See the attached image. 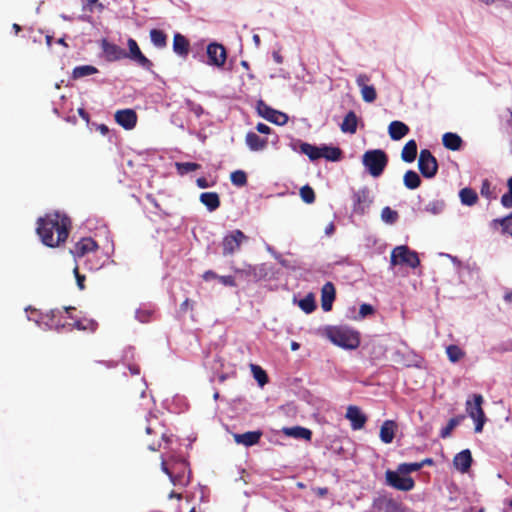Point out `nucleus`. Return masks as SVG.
<instances>
[{"instance_id": "nucleus-47", "label": "nucleus", "mask_w": 512, "mask_h": 512, "mask_svg": "<svg viewBox=\"0 0 512 512\" xmlns=\"http://www.w3.org/2000/svg\"><path fill=\"white\" fill-rule=\"evenodd\" d=\"M62 314H63V311H61L59 309H54V310L50 311L49 315H50V320H51V324H50L51 328H55L58 330L59 328L65 327V323H61L60 319H58V318L62 317Z\"/></svg>"}, {"instance_id": "nucleus-58", "label": "nucleus", "mask_w": 512, "mask_h": 512, "mask_svg": "<svg viewBox=\"0 0 512 512\" xmlns=\"http://www.w3.org/2000/svg\"><path fill=\"white\" fill-rule=\"evenodd\" d=\"M501 204L505 207V208H511L512 207V194L511 192H507L505 193L502 197H501Z\"/></svg>"}, {"instance_id": "nucleus-40", "label": "nucleus", "mask_w": 512, "mask_h": 512, "mask_svg": "<svg viewBox=\"0 0 512 512\" xmlns=\"http://www.w3.org/2000/svg\"><path fill=\"white\" fill-rule=\"evenodd\" d=\"M299 307L307 314L316 309V303L313 294H308L299 301Z\"/></svg>"}, {"instance_id": "nucleus-16", "label": "nucleus", "mask_w": 512, "mask_h": 512, "mask_svg": "<svg viewBox=\"0 0 512 512\" xmlns=\"http://www.w3.org/2000/svg\"><path fill=\"white\" fill-rule=\"evenodd\" d=\"M346 418L351 422L353 430H360L364 427L367 417L359 407L350 405L346 411Z\"/></svg>"}, {"instance_id": "nucleus-59", "label": "nucleus", "mask_w": 512, "mask_h": 512, "mask_svg": "<svg viewBox=\"0 0 512 512\" xmlns=\"http://www.w3.org/2000/svg\"><path fill=\"white\" fill-rule=\"evenodd\" d=\"M256 130L261 134H269L271 132V128L264 123H258L256 125Z\"/></svg>"}, {"instance_id": "nucleus-10", "label": "nucleus", "mask_w": 512, "mask_h": 512, "mask_svg": "<svg viewBox=\"0 0 512 512\" xmlns=\"http://www.w3.org/2000/svg\"><path fill=\"white\" fill-rule=\"evenodd\" d=\"M248 237L239 229L233 230L230 234L226 235L222 240L223 255H232L238 251L241 244L246 241Z\"/></svg>"}, {"instance_id": "nucleus-20", "label": "nucleus", "mask_w": 512, "mask_h": 512, "mask_svg": "<svg viewBox=\"0 0 512 512\" xmlns=\"http://www.w3.org/2000/svg\"><path fill=\"white\" fill-rule=\"evenodd\" d=\"M103 52L110 61H117L126 58V51L120 46L109 43L106 40L102 44Z\"/></svg>"}, {"instance_id": "nucleus-19", "label": "nucleus", "mask_w": 512, "mask_h": 512, "mask_svg": "<svg viewBox=\"0 0 512 512\" xmlns=\"http://www.w3.org/2000/svg\"><path fill=\"white\" fill-rule=\"evenodd\" d=\"M335 287L332 282H327L321 289V306L325 312L332 309L333 301L335 300Z\"/></svg>"}, {"instance_id": "nucleus-56", "label": "nucleus", "mask_w": 512, "mask_h": 512, "mask_svg": "<svg viewBox=\"0 0 512 512\" xmlns=\"http://www.w3.org/2000/svg\"><path fill=\"white\" fill-rule=\"evenodd\" d=\"M73 273H74L76 281H77V286L79 287L80 290H83L85 288V285H84V282H85V279H86L85 275H82V274L79 273L78 266L74 267Z\"/></svg>"}, {"instance_id": "nucleus-25", "label": "nucleus", "mask_w": 512, "mask_h": 512, "mask_svg": "<svg viewBox=\"0 0 512 512\" xmlns=\"http://www.w3.org/2000/svg\"><path fill=\"white\" fill-rule=\"evenodd\" d=\"M247 146L252 151H260L266 148L268 141L266 138H262L255 132H248L245 138Z\"/></svg>"}, {"instance_id": "nucleus-33", "label": "nucleus", "mask_w": 512, "mask_h": 512, "mask_svg": "<svg viewBox=\"0 0 512 512\" xmlns=\"http://www.w3.org/2000/svg\"><path fill=\"white\" fill-rule=\"evenodd\" d=\"M460 201L465 206H473L478 201V195L472 188L465 187L459 192Z\"/></svg>"}, {"instance_id": "nucleus-7", "label": "nucleus", "mask_w": 512, "mask_h": 512, "mask_svg": "<svg viewBox=\"0 0 512 512\" xmlns=\"http://www.w3.org/2000/svg\"><path fill=\"white\" fill-rule=\"evenodd\" d=\"M418 169L423 177L433 178L438 172V162L428 149H422L418 158Z\"/></svg>"}, {"instance_id": "nucleus-39", "label": "nucleus", "mask_w": 512, "mask_h": 512, "mask_svg": "<svg viewBox=\"0 0 512 512\" xmlns=\"http://www.w3.org/2000/svg\"><path fill=\"white\" fill-rule=\"evenodd\" d=\"M464 419V415L456 416L451 418L447 425L441 429L440 436L442 438H447L451 435L452 431L455 429L456 426L460 424V422Z\"/></svg>"}, {"instance_id": "nucleus-52", "label": "nucleus", "mask_w": 512, "mask_h": 512, "mask_svg": "<svg viewBox=\"0 0 512 512\" xmlns=\"http://www.w3.org/2000/svg\"><path fill=\"white\" fill-rule=\"evenodd\" d=\"M185 104L188 110L192 112L196 117H200L204 113L203 107L192 100H186Z\"/></svg>"}, {"instance_id": "nucleus-50", "label": "nucleus", "mask_w": 512, "mask_h": 512, "mask_svg": "<svg viewBox=\"0 0 512 512\" xmlns=\"http://www.w3.org/2000/svg\"><path fill=\"white\" fill-rule=\"evenodd\" d=\"M252 371H253V375H254V378L257 380V382L263 386L264 384H266L268 382V376L266 374V372L259 366L257 365H252Z\"/></svg>"}, {"instance_id": "nucleus-41", "label": "nucleus", "mask_w": 512, "mask_h": 512, "mask_svg": "<svg viewBox=\"0 0 512 512\" xmlns=\"http://www.w3.org/2000/svg\"><path fill=\"white\" fill-rule=\"evenodd\" d=\"M446 353H447L448 359L453 363L458 362L465 355V353L462 351V349L460 347H458L457 345H449L446 348Z\"/></svg>"}, {"instance_id": "nucleus-36", "label": "nucleus", "mask_w": 512, "mask_h": 512, "mask_svg": "<svg viewBox=\"0 0 512 512\" xmlns=\"http://www.w3.org/2000/svg\"><path fill=\"white\" fill-rule=\"evenodd\" d=\"M150 39L154 46L164 48L167 45V34L160 29L150 30Z\"/></svg>"}, {"instance_id": "nucleus-6", "label": "nucleus", "mask_w": 512, "mask_h": 512, "mask_svg": "<svg viewBox=\"0 0 512 512\" xmlns=\"http://www.w3.org/2000/svg\"><path fill=\"white\" fill-rule=\"evenodd\" d=\"M352 211L357 215H364L371 204L373 203V196L368 187H362L353 192L352 195Z\"/></svg>"}, {"instance_id": "nucleus-51", "label": "nucleus", "mask_w": 512, "mask_h": 512, "mask_svg": "<svg viewBox=\"0 0 512 512\" xmlns=\"http://www.w3.org/2000/svg\"><path fill=\"white\" fill-rule=\"evenodd\" d=\"M135 316L141 323H147L153 316V310L148 308H139L136 310Z\"/></svg>"}, {"instance_id": "nucleus-55", "label": "nucleus", "mask_w": 512, "mask_h": 512, "mask_svg": "<svg viewBox=\"0 0 512 512\" xmlns=\"http://www.w3.org/2000/svg\"><path fill=\"white\" fill-rule=\"evenodd\" d=\"M443 206H444L443 202L435 201V202L429 203L426 206V211H430L433 214H438L443 209Z\"/></svg>"}, {"instance_id": "nucleus-21", "label": "nucleus", "mask_w": 512, "mask_h": 512, "mask_svg": "<svg viewBox=\"0 0 512 512\" xmlns=\"http://www.w3.org/2000/svg\"><path fill=\"white\" fill-rule=\"evenodd\" d=\"M235 272L246 277L252 278L255 281H260L265 278L267 275L265 265H247L246 268L243 269H235Z\"/></svg>"}, {"instance_id": "nucleus-14", "label": "nucleus", "mask_w": 512, "mask_h": 512, "mask_svg": "<svg viewBox=\"0 0 512 512\" xmlns=\"http://www.w3.org/2000/svg\"><path fill=\"white\" fill-rule=\"evenodd\" d=\"M207 56L210 65L223 66L226 62L227 54L223 45L219 43H210L207 46Z\"/></svg>"}, {"instance_id": "nucleus-45", "label": "nucleus", "mask_w": 512, "mask_h": 512, "mask_svg": "<svg viewBox=\"0 0 512 512\" xmlns=\"http://www.w3.org/2000/svg\"><path fill=\"white\" fill-rule=\"evenodd\" d=\"M177 172L180 175L187 174L192 171H196L201 168V165L194 162H181L176 163Z\"/></svg>"}, {"instance_id": "nucleus-43", "label": "nucleus", "mask_w": 512, "mask_h": 512, "mask_svg": "<svg viewBox=\"0 0 512 512\" xmlns=\"http://www.w3.org/2000/svg\"><path fill=\"white\" fill-rule=\"evenodd\" d=\"M399 218L398 212L386 206L381 211V219L388 224H394Z\"/></svg>"}, {"instance_id": "nucleus-17", "label": "nucleus", "mask_w": 512, "mask_h": 512, "mask_svg": "<svg viewBox=\"0 0 512 512\" xmlns=\"http://www.w3.org/2000/svg\"><path fill=\"white\" fill-rule=\"evenodd\" d=\"M472 462L473 458L471 451L469 449H465L457 453L453 459L454 467L461 473L468 472L472 465Z\"/></svg>"}, {"instance_id": "nucleus-28", "label": "nucleus", "mask_w": 512, "mask_h": 512, "mask_svg": "<svg viewBox=\"0 0 512 512\" xmlns=\"http://www.w3.org/2000/svg\"><path fill=\"white\" fill-rule=\"evenodd\" d=\"M442 143L445 148L457 151L462 147L463 140L458 134L447 132L442 137Z\"/></svg>"}, {"instance_id": "nucleus-27", "label": "nucleus", "mask_w": 512, "mask_h": 512, "mask_svg": "<svg viewBox=\"0 0 512 512\" xmlns=\"http://www.w3.org/2000/svg\"><path fill=\"white\" fill-rule=\"evenodd\" d=\"M200 202L212 212L220 207V198L216 192H204L200 195Z\"/></svg>"}, {"instance_id": "nucleus-24", "label": "nucleus", "mask_w": 512, "mask_h": 512, "mask_svg": "<svg viewBox=\"0 0 512 512\" xmlns=\"http://www.w3.org/2000/svg\"><path fill=\"white\" fill-rule=\"evenodd\" d=\"M397 430V424L393 420H386L383 422L380 428V439L383 443L389 444L395 437Z\"/></svg>"}, {"instance_id": "nucleus-26", "label": "nucleus", "mask_w": 512, "mask_h": 512, "mask_svg": "<svg viewBox=\"0 0 512 512\" xmlns=\"http://www.w3.org/2000/svg\"><path fill=\"white\" fill-rule=\"evenodd\" d=\"M375 505L379 508H383L385 512H400L402 504L392 497H379L375 501Z\"/></svg>"}, {"instance_id": "nucleus-49", "label": "nucleus", "mask_w": 512, "mask_h": 512, "mask_svg": "<svg viewBox=\"0 0 512 512\" xmlns=\"http://www.w3.org/2000/svg\"><path fill=\"white\" fill-rule=\"evenodd\" d=\"M421 469V464L418 462L415 463H401L398 465V472L401 474H409L412 472L419 471Z\"/></svg>"}, {"instance_id": "nucleus-9", "label": "nucleus", "mask_w": 512, "mask_h": 512, "mask_svg": "<svg viewBox=\"0 0 512 512\" xmlns=\"http://www.w3.org/2000/svg\"><path fill=\"white\" fill-rule=\"evenodd\" d=\"M397 471L387 470L385 472L386 484L400 491H410L415 487V481L410 476H401Z\"/></svg>"}, {"instance_id": "nucleus-32", "label": "nucleus", "mask_w": 512, "mask_h": 512, "mask_svg": "<svg viewBox=\"0 0 512 512\" xmlns=\"http://www.w3.org/2000/svg\"><path fill=\"white\" fill-rule=\"evenodd\" d=\"M283 433L290 437L300 438L308 441L312 438V431L300 426L284 428Z\"/></svg>"}, {"instance_id": "nucleus-64", "label": "nucleus", "mask_w": 512, "mask_h": 512, "mask_svg": "<svg viewBox=\"0 0 512 512\" xmlns=\"http://www.w3.org/2000/svg\"><path fill=\"white\" fill-rule=\"evenodd\" d=\"M272 57H273V60L277 63V64H282L283 63V57L282 55L280 54V52L278 51H274L273 54H272Z\"/></svg>"}, {"instance_id": "nucleus-62", "label": "nucleus", "mask_w": 512, "mask_h": 512, "mask_svg": "<svg viewBox=\"0 0 512 512\" xmlns=\"http://www.w3.org/2000/svg\"><path fill=\"white\" fill-rule=\"evenodd\" d=\"M196 184L199 188H202V189H205V188H208L210 187V183L207 181L206 178L204 177H200L196 180Z\"/></svg>"}, {"instance_id": "nucleus-35", "label": "nucleus", "mask_w": 512, "mask_h": 512, "mask_svg": "<svg viewBox=\"0 0 512 512\" xmlns=\"http://www.w3.org/2000/svg\"><path fill=\"white\" fill-rule=\"evenodd\" d=\"M403 182L406 188L414 190L421 185V178L415 171L408 170L403 176Z\"/></svg>"}, {"instance_id": "nucleus-22", "label": "nucleus", "mask_w": 512, "mask_h": 512, "mask_svg": "<svg viewBox=\"0 0 512 512\" xmlns=\"http://www.w3.org/2000/svg\"><path fill=\"white\" fill-rule=\"evenodd\" d=\"M173 51L178 56L186 58L190 52L189 40L180 33H175L173 37Z\"/></svg>"}, {"instance_id": "nucleus-63", "label": "nucleus", "mask_w": 512, "mask_h": 512, "mask_svg": "<svg viewBox=\"0 0 512 512\" xmlns=\"http://www.w3.org/2000/svg\"><path fill=\"white\" fill-rule=\"evenodd\" d=\"M77 111H78L79 116H80L83 120H85L86 122H89V120H90V116H89L88 112H87L84 108H78V110H77Z\"/></svg>"}, {"instance_id": "nucleus-5", "label": "nucleus", "mask_w": 512, "mask_h": 512, "mask_svg": "<svg viewBox=\"0 0 512 512\" xmlns=\"http://www.w3.org/2000/svg\"><path fill=\"white\" fill-rule=\"evenodd\" d=\"M483 402V397L480 394L473 395V402L470 400L466 401V411L468 415L475 421L476 433L482 432L483 426L486 422V416L482 408Z\"/></svg>"}, {"instance_id": "nucleus-48", "label": "nucleus", "mask_w": 512, "mask_h": 512, "mask_svg": "<svg viewBox=\"0 0 512 512\" xmlns=\"http://www.w3.org/2000/svg\"><path fill=\"white\" fill-rule=\"evenodd\" d=\"M480 193L483 197L487 198L488 200L496 198L494 188L491 186V183L488 179H484L482 181Z\"/></svg>"}, {"instance_id": "nucleus-37", "label": "nucleus", "mask_w": 512, "mask_h": 512, "mask_svg": "<svg viewBox=\"0 0 512 512\" xmlns=\"http://www.w3.org/2000/svg\"><path fill=\"white\" fill-rule=\"evenodd\" d=\"M300 151H301V153L308 156V158L311 161H316V160L320 159V147H317L310 143L304 142V143H301V145H300Z\"/></svg>"}, {"instance_id": "nucleus-42", "label": "nucleus", "mask_w": 512, "mask_h": 512, "mask_svg": "<svg viewBox=\"0 0 512 512\" xmlns=\"http://www.w3.org/2000/svg\"><path fill=\"white\" fill-rule=\"evenodd\" d=\"M130 60L134 61L137 65H139L147 71L152 70V61L149 60L141 51L136 53V55H134V57H132Z\"/></svg>"}, {"instance_id": "nucleus-54", "label": "nucleus", "mask_w": 512, "mask_h": 512, "mask_svg": "<svg viewBox=\"0 0 512 512\" xmlns=\"http://www.w3.org/2000/svg\"><path fill=\"white\" fill-rule=\"evenodd\" d=\"M374 311H375V310H374V308H373V306H372V305L364 303V304H362V305L360 306V309H359V317H360L361 319H364V318H366L367 316L372 315V314L374 313Z\"/></svg>"}, {"instance_id": "nucleus-34", "label": "nucleus", "mask_w": 512, "mask_h": 512, "mask_svg": "<svg viewBox=\"0 0 512 512\" xmlns=\"http://www.w3.org/2000/svg\"><path fill=\"white\" fill-rule=\"evenodd\" d=\"M342 156V150L338 147L322 146L320 147V158L328 161H339Z\"/></svg>"}, {"instance_id": "nucleus-1", "label": "nucleus", "mask_w": 512, "mask_h": 512, "mask_svg": "<svg viewBox=\"0 0 512 512\" xmlns=\"http://www.w3.org/2000/svg\"><path fill=\"white\" fill-rule=\"evenodd\" d=\"M70 228V219L55 212L37 220L36 232L45 246L55 248L66 242Z\"/></svg>"}, {"instance_id": "nucleus-44", "label": "nucleus", "mask_w": 512, "mask_h": 512, "mask_svg": "<svg viewBox=\"0 0 512 512\" xmlns=\"http://www.w3.org/2000/svg\"><path fill=\"white\" fill-rule=\"evenodd\" d=\"M230 180L233 185L243 187L247 184V175L243 170H236L231 173Z\"/></svg>"}, {"instance_id": "nucleus-31", "label": "nucleus", "mask_w": 512, "mask_h": 512, "mask_svg": "<svg viewBox=\"0 0 512 512\" xmlns=\"http://www.w3.org/2000/svg\"><path fill=\"white\" fill-rule=\"evenodd\" d=\"M491 227L493 229H498L501 227V232L503 234L512 236V213L503 218L493 219L491 222Z\"/></svg>"}, {"instance_id": "nucleus-38", "label": "nucleus", "mask_w": 512, "mask_h": 512, "mask_svg": "<svg viewBox=\"0 0 512 512\" xmlns=\"http://www.w3.org/2000/svg\"><path fill=\"white\" fill-rule=\"evenodd\" d=\"M98 72V69L92 65L77 66L73 69L72 76L74 79H79L85 76L93 75Z\"/></svg>"}, {"instance_id": "nucleus-12", "label": "nucleus", "mask_w": 512, "mask_h": 512, "mask_svg": "<svg viewBox=\"0 0 512 512\" xmlns=\"http://www.w3.org/2000/svg\"><path fill=\"white\" fill-rule=\"evenodd\" d=\"M370 77L367 74L361 73L356 77V84L360 88V93L363 101L372 103L377 98V92L373 85H369Z\"/></svg>"}, {"instance_id": "nucleus-53", "label": "nucleus", "mask_w": 512, "mask_h": 512, "mask_svg": "<svg viewBox=\"0 0 512 512\" xmlns=\"http://www.w3.org/2000/svg\"><path fill=\"white\" fill-rule=\"evenodd\" d=\"M127 45L129 52H126V58L131 59L132 57H134V55H136V53L141 51L136 40H134L133 38H129L127 40Z\"/></svg>"}, {"instance_id": "nucleus-2", "label": "nucleus", "mask_w": 512, "mask_h": 512, "mask_svg": "<svg viewBox=\"0 0 512 512\" xmlns=\"http://www.w3.org/2000/svg\"><path fill=\"white\" fill-rule=\"evenodd\" d=\"M326 335L333 344L345 349H356L360 345L359 333L346 326L329 327Z\"/></svg>"}, {"instance_id": "nucleus-30", "label": "nucleus", "mask_w": 512, "mask_h": 512, "mask_svg": "<svg viewBox=\"0 0 512 512\" xmlns=\"http://www.w3.org/2000/svg\"><path fill=\"white\" fill-rule=\"evenodd\" d=\"M417 156V143L414 139L409 140L403 147L401 159L406 163H412Z\"/></svg>"}, {"instance_id": "nucleus-3", "label": "nucleus", "mask_w": 512, "mask_h": 512, "mask_svg": "<svg viewBox=\"0 0 512 512\" xmlns=\"http://www.w3.org/2000/svg\"><path fill=\"white\" fill-rule=\"evenodd\" d=\"M388 161V155L381 149L368 150L362 156L363 166L374 178L380 177L383 174Z\"/></svg>"}, {"instance_id": "nucleus-29", "label": "nucleus", "mask_w": 512, "mask_h": 512, "mask_svg": "<svg viewBox=\"0 0 512 512\" xmlns=\"http://www.w3.org/2000/svg\"><path fill=\"white\" fill-rule=\"evenodd\" d=\"M358 118L354 111H349L340 125L341 131L344 133L354 134L357 131Z\"/></svg>"}, {"instance_id": "nucleus-60", "label": "nucleus", "mask_w": 512, "mask_h": 512, "mask_svg": "<svg viewBox=\"0 0 512 512\" xmlns=\"http://www.w3.org/2000/svg\"><path fill=\"white\" fill-rule=\"evenodd\" d=\"M83 1H84L85 5L89 8L90 11H92V7L94 5H98L100 10H102L104 8L103 4L99 3V0H83Z\"/></svg>"}, {"instance_id": "nucleus-23", "label": "nucleus", "mask_w": 512, "mask_h": 512, "mask_svg": "<svg viewBox=\"0 0 512 512\" xmlns=\"http://www.w3.org/2000/svg\"><path fill=\"white\" fill-rule=\"evenodd\" d=\"M409 127L401 121H392L388 126V134L394 141H398L409 133Z\"/></svg>"}, {"instance_id": "nucleus-8", "label": "nucleus", "mask_w": 512, "mask_h": 512, "mask_svg": "<svg viewBox=\"0 0 512 512\" xmlns=\"http://www.w3.org/2000/svg\"><path fill=\"white\" fill-rule=\"evenodd\" d=\"M256 109L261 117L276 125H285L289 120L287 114L273 109L272 107L267 105L263 100L257 101Z\"/></svg>"}, {"instance_id": "nucleus-4", "label": "nucleus", "mask_w": 512, "mask_h": 512, "mask_svg": "<svg viewBox=\"0 0 512 512\" xmlns=\"http://www.w3.org/2000/svg\"><path fill=\"white\" fill-rule=\"evenodd\" d=\"M390 264L391 266L406 265L414 269L420 265V259L417 252L409 249L406 245H401L392 250Z\"/></svg>"}, {"instance_id": "nucleus-57", "label": "nucleus", "mask_w": 512, "mask_h": 512, "mask_svg": "<svg viewBox=\"0 0 512 512\" xmlns=\"http://www.w3.org/2000/svg\"><path fill=\"white\" fill-rule=\"evenodd\" d=\"M218 280L225 286L235 287L236 281L233 276L226 275V276H218Z\"/></svg>"}, {"instance_id": "nucleus-15", "label": "nucleus", "mask_w": 512, "mask_h": 512, "mask_svg": "<svg viewBox=\"0 0 512 512\" xmlns=\"http://www.w3.org/2000/svg\"><path fill=\"white\" fill-rule=\"evenodd\" d=\"M98 249L97 242L91 237H84L80 239L71 250V253L75 258L84 257L90 252H95Z\"/></svg>"}, {"instance_id": "nucleus-46", "label": "nucleus", "mask_w": 512, "mask_h": 512, "mask_svg": "<svg viewBox=\"0 0 512 512\" xmlns=\"http://www.w3.org/2000/svg\"><path fill=\"white\" fill-rule=\"evenodd\" d=\"M301 199L307 203L312 204L315 201V192L312 187L305 185L300 189Z\"/></svg>"}, {"instance_id": "nucleus-13", "label": "nucleus", "mask_w": 512, "mask_h": 512, "mask_svg": "<svg viewBox=\"0 0 512 512\" xmlns=\"http://www.w3.org/2000/svg\"><path fill=\"white\" fill-rule=\"evenodd\" d=\"M115 121L125 130L133 129L137 124V113L133 109L117 110L114 115Z\"/></svg>"}, {"instance_id": "nucleus-61", "label": "nucleus", "mask_w": 512, "mask_h": 512, "mask_svg": "<svg viewBox=\"0 0 512 512\" xmlns=\"http://www.w3.org/2000/svg\"><path fill=\"white\" fill-rule=\"evenodd\" d=\"M218 276L214 271L212 270H207L206 272H204V274L202 275L203 279L205 281H209L211 279H218Z\"/></svg>"}, {"instance_id": "nucleus-18", "label": "nucleus", "mask_w": 512, "mask_h": 512, "mask_svg": "<svg viewBox=\"0 0 512 512\" xmlns=\"http://www.w3.org/2000/svg\"><path fill=\"white\" fill-rule=\"evenodd\" d=\"M263 433L260 430L257 431H248L242 434L235 433L233 434L234 441L237 444L244 445L245 447H250L259 443Z\"/></svg>"}, {"instance_id": "nucleus-11", "label": "nucleus", "mask_w": 512, "mask_h": 512, "mask_svg": "<svg viewBox=\"0 0 512 512\" xmlns=\"http://www.w3.org/2000/svg\"><path fill=\"white\" fill-rule=\"evenodd\" d=\"M147 435H154L155 438L147 443V446L150 450L156 451L161 447L162 441H168L166 434L164 432L163 426L159 423L157 418H154L148 421V424L145 428Z\"/></svg>"}]
</instances>
